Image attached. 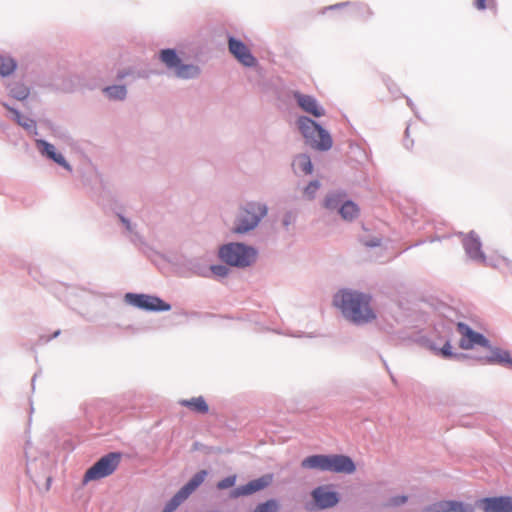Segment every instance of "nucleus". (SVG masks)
Here are the masks:
<instances>
[{
    "label": "nucleus",
    "mask_w": 512,
    "mask_h": 512,
    "mask_svg": "<svg viewBox=\"0 0 512 512\" xmlns=\"http://www.w3.org/2000/svg\"><path fill=\"white\" fill-rule=\"evenodd\" d=\"M372 15L371 10L367 6H363L359 8V17L361 20L365 21Z\"/></svg>",
    "instance_id": "e433bc0d"
},
{
    "label": "nucleus",
    "mask_w": 512,
    "mask_h": 512,
    "mask_svg": "<svg viewBox=\"0 0 512 512\" xmlns=\"http://www.w3.org/2000/svg\"><path fill=\"white\" fill-rule=\"evenodd\" d=\"M235 481H236L235 476L226 477L217 483V488L220 490L230 488V487L234 486Z\"/></svg>",
    "instance_id": "473e14b6"
},
{
    "label": "nucleus",
    "mask_w": 512,
    "mask_h": 512,
    "mask_svg": "<svg viewBox=\"0 0 512 512\" xmlns=\"http://www.w3.org/2000/svg\"><path fill=\"white\" fill-rule=\"evenodd\" d=\"M457 329L462 335L459 343L462 349H471L474 345L489 347V341L482 334L473 331L468 325L458 323Z\"/></svg>",
    "instance_id": "6e6552de"
},
{
    "label": "nucleus",
    "mask_w": 512,
    "mask_h": 512,
    "mask_svg": "<svg viewBox=\"0 0 512 512\" xmlns=\"http://www.w3.org/2000/svg\"><path fill=\"white\" fill-rule=\"evenodd\" d=\"M469 505L457 501H440L426 509V512H472Z\"/></svg>",
    "instance_id": "dca6fc26"
},
{
    "label": "nucleus",
    "mask_w": 512,
    "mask_h": 512,
    "mask_svg": "<svg viewBox=\"0 0 512 512\" xmlns=\"http://www.w3.org/2000/svg\"><path fill=\"white\" fill-rule=\"evenodd\" d=\"M257 252L252 247L240 243H229L219 250V257L227 264L246 267L256 260Z\"/></svg>",
    "instance_id": "7ed1b4c3"
},
{
    "label": "nucleus",
    "mask_w": 512,
    "mask_h": 512,
    "mask_svg": "<svg viewBox=\"0 0 512 512\" xmlns=\"http://www.w3.org/2000/svg\"><path fill=\"white\" fill-rule=\"evenodd\" d=\"M119 462L120 454L109 453L105 455L86 471L83 482L87 483L111 475L118 467Z\"/></svg>",
    "instance_id": "39448f33"
},
{
    "label": "nucleus",
    "mask_w": 512,
    "mask_h": 512,
    "mask_svg": "<svg viewBox=\"0 0 512 512\" xmlns=\"http://www.w3.org/2000/svg\"><path fill=\"white\" fill-rule=\"evenodd\" d=\"M211 271L218 277H225L228 274V268L223 265L211 266Z\"/></svg>",
    "instance_id": "c9c22d12"
},
{
    "label": "nucleus",
    "mask_w": 512,
    "mask_h": 512,
    "mask_svg": "<svg viewBox=\"0 0 512 512\" xmlns=\"http://www.w3.org/2000/svg\"><path fill=\"white\" fill-rule=\"evenodd\" d=\"M327 471L333 473L351 474L356 467L352 459L345 455H328Z\"/></svg>",
    "instance_id": "9d476101"
},
{
    "label": "nucleus",
    "mask_w": 512,
    "mask_h": 512,
    "mask_svg": "<svg viewBox=\"0 0 512 512\" xmlns=\"http://www.w3.org/2000/svg\"><path fill=\"white\" fill-rule=\"evenodd\" d=\"M484 512H512V497H492L480 501Z\"/></svg>",
    "instance_id": "9b49d317"
},
{
    "label": "nucleus",
    "mask_w": 512,
    "mask_h": 512,
    "mask_svg": "<svg viewBox=\"0 0 512 512\" xmlns=\"http://www.w3.org/2000/svg\"><path fill=\"white\" fill-rule=\"evenodd\" d=\"M294 98L296 99L299 107L304 112L311 114L317 118L325 115L324 108L319 105V103L314 97L302 94L300 92H295Z\"/></svg>",
    "instance_id": "f8f14e48"
},
{
    "label": "nucleus",
    "mask_w": 512,
    "mask_h": 512,
    "mask_svg": "<svg viewBox=\"0 0 512 512\" xmlns=\"http://www.w3.org/2000/svg\"><path fill=\"white\" fill-rule=\"evenodd\" d=\"M312 497L316 505L321 508H329L336 505L339 501L338 494L330 491L327 486H320L313 490Z\"/></svg>",
    "instance_id": "4468645a"
},
{
    "label": "nucleus",
    "mask_w": 512,
    "mask_h": 512,
    "mask_svg": "<svg viewBox=\"0 0 512 512\" xmlns=\"http://www.w3.org/2000/svg\"><path fill=\"white\" fill-rule=\"evenodd\" d=\"M38 146L41 147V152L43 154L47 155L49 158H51L52 160H54L56 163L63 166L64 168L70 169V166L66 162L64 156L60 153H57L55 150V147L52 144H50L44 140H39Z\"/></svg>",
    "instance_id": "a211bd4d"
},
{
    "label": "nucleus",
    "mask_w": 512,
    "mask_h": 512,
    "mask_svg": "<svg viewBox=\"0 0 512 512\" xmlns=\"http://www.w3.org/2000/svg\"><path fill=\"white\" fill-rule=\"evenodd\" d=\"M294 165L297 166L305 174L312 173V163L309 156L302 154L296 157Z\"/></svg>",
    "instance_id": "393cba45"
},
{
    "label": "nucleus",
    "mask_w": 512,
    "mask_h": 512,
    "mask_svg": "<svg viewBox=\"0 0 512 512\" xmlns=\"http://www.w3.org/2000/svg\"><path fill=\"white\" fill-rule=\"evenodd\" d=\"M339 212L344 220L351 221L358 216L359 208L352 201H346L344 204H342Z\"/></svg>",
    "instance_id": "5701e85b"
},
{
    "label": "nucleus",
    "mask_w": 512,
    "mask_h": 512,
    "mask_svg": "<svg viewBox=\"0 0 512 512\" xmlns=\"http://www.w3.org/2000/svg\"><path fill=\"white\" fill-rule=\"evenodd\" d=\"M409 134V128L406 129V135L408 136Z\"/></svg>",
    "instance_id": "ea45409f"
},
{
    "label": "nucleus",
    "mask_w": 512,
    "mask_h": 512,
    "mask_svg": "<svg viewBox=\"0 0 512 512\" xmlns=\"http://www.w3.org/2000/svg\"><path fill=\"white\" fill-rule=\"evenodd\" d=\"M462 242L465 251L470 258L480 263H486V256L481 251V242L479 240V237L474 232L468 233L463 238Z\"/></svg>",
    "instance_id": "ddd939ff"
},
{
    "label": "nucleus",
    "mask_w": 512,
    "mask_h": 512,
    "mask_svg": "<svg viewBox=\"0 0 512 512\" xmlns=\"http://www.w3.org/2000/svg\"><path fill=\"white\" fill-rule=\"evenodd\" d=\"M370 302L369 295L352 290L339 291L333 300L344 317L355 324H364L376 318Z\"/></svg>",
    "instance_id": "f257e3e1"
},
{
    "label": "nucleus",
    "mask_w": 512,
    "mask_h": 512,
    "mask_svg": "<svg viewBox=\"0 0 512 512\" xmlns=\"http://www.w3.org/2000/svg\"><path fill=\"white\" fill-rule=\"evenodd\" d=\"M267 213L265 206L255 203H249L243 208L236 220L234 227L235 233H246L249 230L254 229L260 219Z\"/></svg>",
    "instance_id": "20e7f679"
},
{
    "label": "nucleus",
    "mask_w": 512,
    "mask_h": 512,
    "mask_svg": "<svg viewBox=\"0 0 512 512\" xmlns=\"http://www.w3.org/2000/svg\"><path fill=\"white\" fill-rule=\"evenodd\" d=\"M279 503L275 499L267 500L264 503L258 504L254 512H278Z\"/></svg>",
    "instance_id": "cd10ccee"
},
{
    "label": "nucleus",
    "mask_w": 512,
    "mask_h": 512,
    "mask_svg": "<svg viewBox=\"0 0 512 512\" xmlns=\"http://www.w3.org/2000/svg\"><path fill=\"white\" fill-rule=\"evenodd\" d=\"M340 197L339 195H330L325 200V207L326 208H336L338 204L340 203Z\"/></svg>",
    "instance_id": "f704fd0d"
},
{
    "label": "nucleus",
    "mask_w": 512,
    "mask_h": 512,
    "mask_svg": "<svg viewBox=\"0 0 512 512\" xmlns=\"http://www.w3.org/2000/svg\"><path fill=\"white\" fill-rule=\"evenodd\" d=\"M297 125L301 134L312 148L326 151L332 147L333 141L330 134L315 121L302 116L297 120Z\"/></svg>",
    "instance_id": "f03ea898"
},
{
    "label": "nucleus",
    "mask_w": 512,
    "mask_h": 512,
    "mask_svg": "<svg viewBox=\"0 0 512 512\" xmlns=\"http://www.w3.org/2000/svg\"><path fill=\"white\" fill-rule=\"evenodd\" d=\"M10 93L16 99L23 100L28 96L29 91L27 87L17 84L10 89Z\"/></svg>",
    "instance_id": "c85d7f7f"
},
{
    "label": "nucleus",
    "mask_w": 512,
    "mask_h": 512,
    "mask_svg": "<svg viewBox=\"0 0 512 512\" xmlns=\"http://www.w3.org/2000/svg\"><path fill=\"white\" fill-rule=\"evenodd\" d=\"M328 455H312L305 458L301 462V466L305 469H318L327 471Z\"/></svg>",
    "instance_id": "6ab92c4d"
},
{
    "label": "nucleus",
    "mask_w": 512,
    "mask_h": 512,
    "mask_svg": "<svg viewBox=\"0 0 512 512\" xmlns=\"http://www.w3.org/2000/svg\"><path fill=\"white\" fill-rule=\"evenodd\" d=\"M483 264L493 268L502 269L505 267H510L511 261L507 257L499 254L498 252H494L488 257H486V263Z\"/></svg>",
    "instance_id": "412c9836"
},
{
    "label": "nucleus",
    "mask_w": 512,
    "mask_h": 512,
    "mask_svg": "<svg viewBox=\"0 0 512 512\" xmlns=\"http://www.w3.org/2000/svg\"><path fill=\"white\" fill-rule=\"evenodd\" d=\"M490 350L489 356L481 358L480 361L483 364H501L508 368H512V358L510 353L506 350H502L500 348L488 347Z\"/></svg>",
    "instance_id": "f3484780"
},
{
    "label": "nucleus",
    "mask_w": 512,
    "mask_h": 512,
    "mask_svg": "<svg viewBox=\"0 0 512 512\" xmlns=\"http://www.w3.org/2000/svg\"><path fill=\"white\" fill-rule=\"evenodd\" d=\"M230 53L243 65L247 67L254 66L255 57L251 54L248 47L240 40L230 37L228 40Z\"/></svg>",
    "instance_id": "1a4fd4ad"
},
{
    "label": "nucleus",
    "mask_w": 512,
    "mask_h": 512,
    "mask_svg": "<svg viewBox=\"0 0 512 512\" xmlns=\"http://www.w3.org/2000/svg\"><path fill=\"white\" fill-rule=\"evenodd\" d=\"M105 93L111 99H124L126 96V88L122 85H114L104 89Z\"/></svg>",
    "instance_id": "a878e982"
},
{
    "label": "nucleus",
    "mask_w": 512,
    "mask_h": 512,
    "mask_svg": "<svg viewBox=\"0 0 512 512\" xmlns=\"http://www.w3.org/2000/svg\"><path fill=\"white\" fill-rule=\"evenodd\" d=\"M126 299L134 306L152 311L170 310V305L158 297L144 294H127Z\"/></svg>",
    "instance_id": "0eeeda50"
},
{
    "label": "nucleus",
    "mask_w": 512,
    "mask_h": 512,
    "mask_svg": "<svg viewBox=\"0 0 512 512\" xmlns=\"http://www.w3.org/2000/svg\"><path fill=\"white\" fill-rule=\"evenodd\" d=\"M15 68L16 63L12 58L0 55V76L11 74Z\"/></svg>",
    "instance_id": "b1692460"
},
{
    "label": "nucleus",
    "mask_w": 512,
    "mask_h": 512,
    "mask_svg": "<svg viewBox=\"0 0 512 512\" xmlns=\"http://www.w3.org/2000/svg\"><path fill=\"white\" fill-rule=\"evenodd\" d=\"M160 59L169 69H174L176 75L180 78H194L199 74L198 67L181 64V60L173 49L162 50L160 52Z\"/></svg>",
    "instance_id": "423d86ee"
},
{
    "label": "nucleus",
    "mask_w": 512,
    "mask_h": 512,
    "mask_svg": "<svg viewBox=\"0 0 512 512\" xmlns=\"http://www.w3.org/2000/svg\"><path fill=\"white\" fill-rule=\"evenodd\" d=\"M163 512H167V510H166V509H164V510H163Z\"/></svg>",
    "instance_id": "a19ab883"
},
{
    "label": "nucleus",
    "mask_w": 512,
    "mask_h": 512,
    "mask_svg": "<svg viewBox=\"0 0 512 512\" xmlns=\"http://www.w3.org/2000/svg\"><path fill=\"white\" fill-rule=\"evenodd\" d=\"M179 404L200 414H206L209 410L208 404L202 396L180 400Z\"/></svg>",
    "instance_id": "aec40b11"
},
{
    "label": "nucleus",
    "mask_w": 512,
    "mask_h": 512,
    "mask_svg": "<svg viewBox=\"0 0 512 512\" xmlns=\"http://www.w3.org/2000/svg\"><path fill=\"white\" fill-rule=\"evenodd\" d=\"M188 498V495L183 494V491L180 489L174 497L167 503L164 509L167 512H173L185 499Z\"/></svg>",
    "instance_id": "bb28decb"
},
{
    "label": "nucleus",
    "mask_w": 512,
    "mask_h": 512,
    "mask_svg": "<svg viewBox=\"0 0 512 512\" xmlns=\"http://www.w3.org/2000/svg\"><path fill=\"white\" fill-rule=\"evenodd\" d=\"M10 112L14 115V120L21 126L25 128H29L32 126V121L28 118H25L22 116L17 110H14L12 108H8Z\"/></svg>",
    "instance_id": "c756f323"
},
{
    "label": "nucleus",
    "mask_w": 512,
    "mask_h": 512,
    "mask_svg": "<svg viewBox=\"0 0 512 512\" xmlns=\"http://www.w3.org/2000/svg\"><path fill=\"white\" fill-rule=\"evenodd\" d=\"M320 187V184L318 181H313L311 182L304 190V194L309 198H313L314 197V194L317 192V190L319 189Z\"/></svg>",
    "instance_id": "72a5a7b5"
},
{
    "label": "nucleus",
    "mask_w": 512,
    "mask_h": 512,
    "mask_svg": "<svg viewBox=\"0 0 512 512\" xmlns=\"http://www.w3.org/2000/svg\"><path fill=\"white\" fill-rule=\"evenodd\" d=\"M406 501V497H396L391 500V505H400Z\"/></svg>",
    "instance_id": "4c0bfd02"
},
{
    "label": "nucleus",
    "mask_w": 512,
    "mask_h": 512,
    "mask_svg": "<svg viewBox=\"0 0 512 512\" xmlns=\"http://www.w3.org/2000/svg\"><path fill=\"white\" fill-rule=\"evenodd\" d=\"M120 219H121V221L126 225V228H127L128 230H130V229H131V227H130V222H129L127 219H125L124 217H122V216H120Z\"/></svg>",
    "instance_id": "58836bf2"
},
{
    "label": "nucleus",
    "mask_w": 512,
    "mask_h": 512,
    "mask_svg": "<svg viewBox=\"0 0 512 512\" xmlns=\"http://www.w3.org/2000/svg\"><path fill=\"white\" fill-rule=\"evenodd\" d=\"M436 354L441 355L444 358H452V357H460L461 355L452 353V346L449 342H446L445 345L436 351Z\"/></svg>",
    "instance_id": "7c9ffc66"
},
{
    "label": "nucleus",
    "mask_w": 512,
    "mask_h": 512,
    "mask_svg": "<svg viewBox=\"0 0 512 512\" xmlns=\"http://www.w3.org/2000/svg\"><path fill=\"white\" fill-rule=\"evenodd\" d=\"M206 475H207V472L205 470H201L198 473H196L189 480V482L181 488V490L183 491V494H186L189 496L198 486H200L203 483Z\"/></svg>",
    "instance_id": "4be33fe9"
},
{
    "label": "nucleus",
    "mask_w": 512,
    "mask_h": 512,
    "mask_svg": "<svg viewBox=\"0 0 512 512\" xmlns=\"http://www.w3.org/2000/svg\"><path fill=\"white\" fill-rule=\"evenodd\" d=\"M475 8L478 10H484L487 7L496 8L495 0H475L474 2Z\"/></svg>",
    "instance_id": "2f4dec72"
},
{
    "label": "nucleus",
    "mask_w": 512,
    "mask_h": 512,
    "mask_svg": "<svg viewBox=\"0 0 512 512\" xmlns=\"http://www.w3.org/2000/svg\"><path fill=\"white\" fill-rule=\"evenodd\" d=\"M271 482H272V475L267 474L258 479L248 482L246 485L238 487L234 491L233 494L235 497L242 496V495H250L257 491L264 489L265 487L270 485Z\"/></svg>",
    "instance_id": "2eb2a0df"
}]
</instances>
